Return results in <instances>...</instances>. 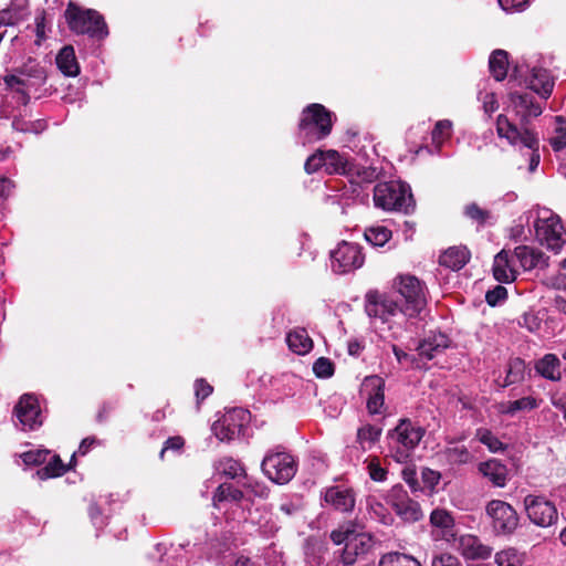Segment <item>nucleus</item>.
Masks as SVG:
<instances>
[{"instance_id": "nucleus-31", "label": "nucleus", "mask_w": 566, "mask_h": 566, "mask_svg": "<svg viewBox=\"0 0 566 566\" xmlns=\"http://www.w3.org/2000/svg\"><path fill=\"white\" fill-rule=\"evenodd\" d=\"M56 65L65 76H76L80 73V66L76 61L75 51L72 45L63 46L56 55Z\"/></svg>"}, {"instance_id": "nucleus-40", "label": "nucleus", "mask_w": 566, "mask_h": 566, "mask_svg": "<svg viewBox=\"0 0 566 566\" xmlns=\"http://www.w3.org/2000/svg\"><path fill=\"white\" fill-rule=\"evenodd\" d=\"M525 361L522 358L511 359L503 387L521 382L524 379Z\"/></svg>"}, {"instance_id": "nucleus-1", "label": "nucleus", "mask_w": 566, "mask_h": 566, "mask_svg": "<svg viewBox=\"0 0 566 566\" xmlns=\"http://www.w3.org/2000/svg\"><path fill=\"white\" fill-rule=\"evenodd\" d=\"M331 539L336 545L345 543L340 562L346 566L354 565L358 557L368 554L374 544L373 536L352 521L345 522L332 531Z\"/></svg>"}, {"instance_id": "nucleus-58", "label": "nucleus", "mask_w": 566, "mask_h": 566, "mask_svg": "<svg viewBox=\"0 0 566 566\" xmlns=\"http://www.w3.org/2000/svg\"><path fill=\"white\" fill-rule=\"evenodd\" d=\"M431 566H463V565L457 556L449 554V553H442L432 558Z\"/></svg>"}, {"instance_id": "nucleus-53", "label": "nucleus", "mask_w": 566, "mask_h": 566, "mask_svg": "<svg viewBox=\"0 0 566 566\" xmlns=\"http://www.w3.org/2000/svg\"><path fill=\"white\" fill-rule=\"evenodd\" d=\"M391 349H392V353H394L396 359L398 360V363L400 365L406 364L409 367H417V368L420 367L419 359L415 355H410V354L406 353L405 350H402L399 346H397L395 344L391 346Z\"/></svg>"}, {"instance_id": "nucleus-28", "label": "nucleus", "mask_w": 566, "mask_h": 566, "mask_svg": "<svg viewBox=\"0 0 566 566\" xmlns=\"http://www.w3.org/2000/svg\"><path fill=\"white\" fill-rule=\"evenodd\" d=\"M470 260V251L465 247H451L439 256L440 265L459 271Z\"/></svg>"}, {"instance_id": "nucleus-38", "label": "nucleus", "mask_w": 566, "mask_h": 566, "mask_svg": "<svg viewBox=\"0 0 566 566\" xmlns=\"http://www.w3.org/2000/svg\"><path fill=\"white\" fill-rule=\"evenodd\" d=\"M75 463L76 462H67L66 464L64 462H46V465L38 469L35 474L40 480L57 478L72 470Z\"/></svg>"}, {"instance_id": "nucleus-50", "label": "nucleus", "mask_w": 566, "mask_h": 566, "mask_svg": "<svg viewBox=\"0 0 566 566\" xmlns=\"http://www.w3.org/2000/svg\"><path fill=\"white\" fill-rule=\"evenodd\" d=\"M380 432L381 430L376 428L375 426L367 424L358 429L357 439L363 446V448H365V443L367 442L371 444L373 442H375L380 436Z\"/></svg>"}, {"instance_id": "nucleus-30", "label": "nucleus", "mask_w": 566, "mask_h": 566, "mask_svg": "<svg viewBox=\"0 0 566 566\" xmlns=\"http://www.w3.org/2000/svg\"><path fill=\"white\" fill-rule=\"evenodd\" d=\"M196 545L189 542L185 544L171 545L165 555L166 566H189Z\"/></svg>"}, {"instance_id": "nucleus-59", "label": "nucleus", "mask_w": 566, "mask_h": 566, "mask_svg": "<svg viewBox=\"0 0 566 566\" xmlns=\"http://www.w3.org/2000/svg\"><path fill=\"white\" fill-rule=\"evenodd\" d=\"M213 391V387L203 378L195 381V394L197 401L200 402L208 398Z\"/></svg>"}, {"instance_id": "nucleus-63", "label": "nucleus", "mask_w": 566, "mask_h": 566, "mask_svg": "<svg viewBox=\"0 0 566 566\" xmlns=\"http://www.w3.org/2000/svg\"><path fill=\"white\" fill-rule=\"evenodd\" d=\"M369 475L374 481L382 482L386 480L387 470L381 468L379 462H369Z\"/></svg>"}, {"instance_id": "nucleus-57", "label": "nucleus", "mask_w": 566, "mask_h": 566, "mask_svg": "<svg viewBox=\"0 0 566 566\" xmlns=\"http://www.w3.org/2000/svg\"><path fill=\"white\" fill-rule=\"evenodd\" d=\"M356 175L363 182H374L378 178V170L375 167H355L352 175Z\"/></svg>"}, {"instance_id": "nucleus-49", "label": "nucleus", "mask_w": 566, "mask_h": 566, "mask_svg": "<svg viewBox=\"0 0 566 566\" xmlns=\"http://www.w3.org/2000/svg\"><path fill=\"white\" fill-rule=\"evenodd\" d=\"M245 480H247V482H244V484H243L247 490L244 495L249 501H252L254 497H259V499L268 497L269 490L266 486H264L258 482H252L248 478Z\"/></svg>"}, {"instance_id": "nucleus-32", "label": "nucleus", "mask_w": 566, "mask_h": 566, "mask_svg": "<svg viewBox=\"0 0 566 566\" xmlns=\"http://www.w3.org/2000/svg\"><path fill=\"white\" fill-rule=\"evenodd\" d=\"M289 348L297 354L305 355L313 348V340L305 328H296L286 336Z\"/></svg>"}, {"instance_id": "nucleus-8", "label": "nucleus", "mask_w": 566, "mask_h": 566, "mask_svg": "<svg viewBox=\"0 0 566 566\" xmlns=\"http://www.w3.org/2000/svg\"><path fill=\"white\" fill-rule=\"evenodd\" d=\"M250 413L242 408H234L228 411L221 419L216 421L212 430L221 441H233L239 439L245 424L249 422Z\"/></svg>"}, {"instance_id": "nucleus-43", "label": "nucleus", "mask_w": 566, "mask_h": 566, "mask_svg": "<svg viewBox=\"0 0 566 566\" xmlns=\"http://www.w3.org/2000/svg\"><path fill=\"white\" fill-rule=\"evenodd\" d=\"M184 447L185 439L181 436L170 437L165 441L160 450V458H164L168 452H170L171 457H180L182 454Z\"/></svg>"}, {"instance_id": "nucleus-18", "label": "nucleus", "mask_w": 566, "mask_h": 566, "mask_svg": "<svg viewBox=\"0 0 566 566\" xmlns=\"http://www.w3.org/2000/svg\"><path fill=\"white\" fill-rule=\"evenodd\" d=\"M424 429L416 426L410 419H401L389 437L406 449H413L422 439Z\"/></svg>"}, {"instance_id": "nucleus-44", "label": "nucleus", "mask_w": 566, "mask_h": 566, "mask_svg": "<svg viewBox=\"0 0 566 566\" xmlns=\"http://www.w3.org/2000/svg\"><path fill=\"white\" fill-rule=\"evenodd\" d=\"M464 214L479 226H484L491 218V211L482 209L478 203L472 202L464 209Z\"/></svg>"}, {"instance_id": "nucleus-35", "label": "nucleus", "mask_w": 566, "mask_h": 566, "mask_svg": "<svg viewBox=\"0 0 566 566\" xmlns=\"http://www.w3.org/2000/svg\"><path fill=\"white\" fill-rule=\"evenodd\" d=\"M489 69L495 81H503L507 75L509 69L507 52L504 50L493 51L489 60Z\"/></svg>"}, {"instance_id": "nucleus-14", "label": "nucleus", "mask_w": 566, "mask_h": 566, "mask_svg": "<svg viewBox=\"0 0 566 566\" xmlns=\"http://www.w3.org/2000/svg\"><path fill=\"white\" fill-rule=\"evenodd\" d=\"M400 307L398 301L391 300L378 291H370L366 295V313L368 316L378 317L382 322H387L390 316L400 312Z\"/></svg>"}, {"instance_id": "nucleus-16", "label": "nucleus", "mask_w": 566, "mask_h": 566, "mask_svg": "<svg viewBox=\"0 0 566 566\" xmlns=\"http://www.w3.org/2000/svg\"><path fill=\"white\" fill-rule=\"evenodd\" d=\"M453 547L468 560H484L492 554V548L484 545L479 537L464 534L453 538Z\"/></svg>"}, {"instance_id": "nucleus-55", "label": "nucleus", "mask_w": 566, "mask_h": 566, "mask_svg": "<svg viewBox=\"0 0 566 566\" xmlns=\"http://www.w3.org/2000/svg\"><path fill=\"white\" fill-rule=\"evenodd\" d=\"M101 443L102 442L95 437H87L83 439L78 446L77 451H74L71 454L70 460H76L77 457H85L91 449L101 446Z\"/></svg>"}, {"instance_id": "nucleus-54", "label": "nucleus", "mask_w": 566, "mask_h": 566, "mask_svg": "<svg viewBox=\"0 0 566 566\" xmlns=\"http://www.w3.org/2000/svg\"><path fill=\"white\" fill-rule=\"evenodd\" d=\"M506 298L507 290L502 285H496L494 289L489 290L485 294V302L493 307Z\"/></svg>"}, {"instance_id": "nucleus-19", "label": "nucleus", "mask_w": 566, "mask_h": 566, "mask_svg": "<svg viewBox=\"0 0 566 566\" xmlns=\"http://www.w3.org/2000/svg\"><path fill=\"white\" fill-rule=\"evenodd\" d=\"M363 386L368 390L367 409L370 413H379L385 403V380L377 375L367 376Z\"/></svg>"}, {"instance_id": "nucleus-5", "label": "nucleus", "mask_w": 566, "mask_h": 566, "mask_svg": "<svg viewBox=\"0 0 566 566\" xmlns=\"http://www.w3.org/2000/svg\"><path fill=\"white\" fill-rule=\"evenodd\" d=\"M496 133L499 137L505 138L509 144L516 146L523 145L532 150L530 159V171L533 172L539 165V138L534 129L520 130L516 124H513L509 118L501 114L496 118Z\"/></svg>"}, {"instance_id": "nucleus-61", "label": "nucleus", "mask_w": 566, "mask_h": 566, "mask_svg": "<svg viewBox=\"0 0 566 566\" xmlns=\"http://www.w3.org/2000/svg\"><path fill=\"white\" fill-rule=\"evenodd\" d=\"M50 454H51V450L44 449V448H38V449H32V450L22 452L20 454V458L23 461H27V460H45L46 457L50 455Z\"/></svg>"}, {"instance_id": "nucleus-52", "label": "nucleus", "mask_w": 566, "mask_h": 566, "mask_svg": "<svg viewBox=\"0 0 566 566\" xmlns=\"http://www.w3.org/2000/svg\"><path fill=\"white\" fill-rule=\"evenodd\" d=\"M478 437L479 440L492 452H496L503 449V443L488 429L478 430Z\"/></svg>"}, {"instance_id": "nucleus-36", "label": "nucleus", "mask_w": 566, "mask_h": 566, "mask_svg": "<svg viewBox=\"0 0 566 566\" xmlns=\"http://www.w3.org/2000/svg\"><path fill=\"white\" fill-rule=\"evenodd\" d=\"M378 566H421V564L410 555L391 552L380 557Z\"/></svg>"}, {"instance_id": "nucleus-51", "label": "nucleus", "mask_w": 566, "mask_h": 566, "mask_svg": "<svg viewBox=\"0 0 566 566\" xmlns=\"http://www.w3.org/2000/svg\"><path fill=\"white\" fill-rule=\"evenodd\" d=\"M450 129L451 123L449 120L444 119L437 122L431 132L432 142L437 145L442 144L443 140L449 137Z\"/></svg>"}, {"instance_id": "nucleus-45", "label": "nucleus", "mask_w": 566, "mask_h": 566, "mask_svg": "<svg viewBox=\"0 0 566 566\" xmlns=\"http://www.w3.org/2000/svg\"><path fill=\"white\" fill-rule=\"evenodd\" d=\"M219 472H222L229 479H247L245 470L242 468L241 462H219L217 467Z\"/></svg>"}, {"instance_id": "nucleus-62", "label": "nucleus", "mask_w": 566, "mask_h": 566, "mask_svg": "<svg viewBox=\"0 0 566 566\" xmlns=\"http://www.w3.org/2000/svg\"><path fill=\"white\" fill-rule=\"evenodd\" d=\"M8 9L11 13L21 21L24 17V12L28 9V0H11Z\"/></svg>"}, {"instance_id": "nucleus-12", "label": "nucleus", "mask_w": 566, "mask_h": 566, "mask_svg": "<svg viewBox=\"0 0 566 566\" xmlns=\"http://www.w3.org/2000/svg\"><path fill=\"white\" fill-rule=\"evenodd\" d=\"M510 101L514 106L516 115L520 117V124L517 128L520 130L532 129L530 118L538 117L543 113V107L535 101V97L531 93H510Z\"/></svg>"}, {"instance_id": "nucleus-33", "label": "nucleus", "mask_w": 566, "mask_h": 566, "mask_svg": "<svg viewBox=\"0 0 566 566\" xmlns=\"http://www.w3.org/2000/svg\"><path fill=\"white\" fill-rule=\"evenodd\" d=\"M243 499H245L244 492L233 488L232 484L222 483L217 488L212 497V503L214 507L221 509V505L224 502L240 503Z\"/></svg>"}, {"instance_id": "nucleus-13", "label": "nucleus", "mask_w": 566, "mask_h": 566, "mask_svg": "<svg viewBox=\"0 0 566 566\" xmlns=\"http://www.w3.org/2000/svg\"><path fill=\"white\" fill-rule=\"evenodd\" d=\"M324 503L337 512L350 513L355 509L356 493L345 485H332L321 492Z\"/></svg>"}, {"instance_id": "nucleus-20", "label": "nucleus", "mask_w": 566, "mask_h": 566, "mask_svg": "<svg viewBox=\"0 0 566 566\" xmlns=\"http://www.w3.org/2000/svg\"><path fill=\"white\" fill-rule=\"evenodd\" d=\"M514 256L518 260L521 266L525 271L539 268L544 269L548 266V258L545 254L534 248L527 245H518L514 249Z\"/></svg>"}, {"instance_id": "nucleus-4", "label": "nucleus", "mask_w": 566, "mask_h": 566, "mask_svg": "<svg viewBox=\"0 0 566 566\" xmlns=\"http://www.w3.org/2000/svg\"><path fill=\"white\" fill-rule=\"evenodd\" d=\"M374 203L385 211H398L406 214L415 209L410 187L401 181H384L374 188Z\"/></svg>"}, {"instance_id": "nucleus-46", "label": "nucleus", "mask_w": 566, "mask_h": 566, "mask_svg": "<svg viewBox=\"0 0 566 566\" xmlns=\"http://www.w3.org/2000/svg\"><path fill=\"white\" fill-rule=\"evenodd\" d=\"M304 507V502L302 496L293 495L291 497H286L280 504V511L284 513L286 516H292L301 512Z\"/></svg>"}, {"instance_id": "nucleus-3", "label": "nucleus", "mask_w": 566, "mask_h": 566, "mask_svg": "<svg viewBox=\"0 0 566 566\" xmlns=\"http://www.w3.org/2000/svg\"><path fill=\"white\" fill-rule=\"evenodd\" d=\"M333 113L324 105L312 103L301 114L298 122V138L305 144L325 139L333 129Z\"/></svg>"}, {"instance_id": "nucleus-7", "label": "nucleus", "mask_w": 566, "mask_h": 566, "mask_svg": "<svg viewBox=\"0 0 566 566\" xmlns=\"http://www.w3.org/2000/svg\"><path fill=\"white\" fill-rule=\"evenodd\" d=\"M485 513L496 535H511L518 526V515L507 502L492 500L486 504Z\"/></svg>"}, {"instance_id": "nucleus-10", "label": "nucleus", "mask_w": 566, "mask_h": 566, "mask_svg": "<svg viewBox=\"0 0 566 566\" xmlns=\"http://www.w3.org/2000/svg\"><path fill=\"white\" fill-rule=\"evenodd\" d=\"M528 518L537 526L547 527L558 518L555 504L544 496L530 494L524 499Z\"/></svg>"}, {"instance_id": "nucleus-24", "label": "nucleus", "mask_w": 566, "mask_h": 566, "mask_svg": "<svg viewBox=\"0 0 566 566\" xmlns=\"http://www.w3.org/2000/svg\"><path fill=\"white\" fill-rule=\"evenodd\" d=\"M449 346V338L443 334L430 335L420 340L416 347L418 356L426 360L433 359Z\"/></svg>"}, {"instance_id": "nucleus-26", "label": "nucleus", "mask_w": 566, "mask_h": 566, "mask_svg": "<svg viewBox=\"0 0 566 566\" xmlns=\"http://www.w3.org/2000/svg\"><path fill=\"white\" fill-rule=\"evenodd\" d=\"M27 82V88L39 87L46 81L45 69L35 60L29 59L22 66L17 70Z\"/></svg>"}, {"instance_id": "nucleus-37", "label": "nucleus", "mask_w": 566, "mask_h": 566, "mask_svg": "<svg viewBox=\"0 0 566 566\" xmlns=\"http://www.w3.org/2000/svg\"><path fill=\"white\" fill-rule=\"evenodd\" d=\"M364 237L374 247H384L392 237L391 230L385 226H374L365 230Z\"/></svg>"}, {"instance_id": "nucleus-42", "label": "nucleus", "mask_w": 566, "mask_h": 566, "mask_svg": "<svg viewBox=\"0 0 566 566\" xmlns=\"http://www.w3.org/2000/svg\"><path fill=\"white\" fill-rule=\"evenodd\" d=\"M556 123L555 135L549 139V144L554 151H559L566 147V119L557 116Z\"/></svg>"}, {"instance_id": "nucleus-15", "label": "nucleus", "mask_w": 566, "mask_h": 566, "mask_svg": "<svg viewBox=\"0 0 566 566\" xmlns=\"http://www.w3.org/2000/svg\"><path fill=\"white\" fill-rule=\"evenodd\" d=\"M14 413L24 428L34 430L42 426L39 400L31 394H24L14 407Z\"/></svg>"}, {"instance_id": "nucleus-23", "label": "nucleus", "mask_w": 566, "mask_h": 566, "mask_svg": "<svg viewBox=\"0 0 566 566\" xmlns=\"http://www.w3.org/2000/svg\"><path fill=\"white\" fill-rule=\"evenodd\" d=\"M479 471L494 486L503 488L513 474V469L503 462H480Z\"/></svg>"}, {"instance_id": "nucleus-6", "label": "nucleus", "mask_w": 566, "mask_h": 566, "mask_svg": "<svg viewBox=\"0 0 566 566\" xmlns=\"http://www.w3.org/2000/svg\"><path fill=\"white\" fill-rule=\"evenodd\" d=\"M395 287L403 303L400 304V312L407 317H416L426 306L424 285L415 275H399L395 280Z\"/></svg>"}, {"instance_id": "nucleus-34", "label": "nucleus", "mask_w": 566, "mask_h": 566, "mask_svg": "<svg viewBox=\"0 0 566 566\" xmlns=\"http://www.w3.org/2000/svg\"><path fill=\"white\" fill-rule=\"evenodd\" d=\"M542 400L533 396L523 397L517 400L503 402L500 406V412L507 416H515L518 411H532L539 407Z\"/></svg>"}, {"instance_id": "nucleus-41", "label": "nucleus", "mask_w": 566, "mask_h": 566, "mask_svg": "<svg viewBox=\"0 0 566 566\" xmlns=\"http://www.w3.org/2000/svg\"><path fill=\"white\" fill-rule=\"evenodd\" d=\"M430 522L433 526L440 527L449 534L454 525L452 515L446 510H434L430 515Z\"/></svg>"}, {"instance_id": "nucleus-21", "label": "nucleus", "mask_w": 566, "mask_h": 566, "mask_svg": "<svg viewBox=\"0 0 566 566\" xmlns=\"http://www.w3.org/2000/svg\"><path fill=\"white\" fill-rule=\"evenodd\" d=\"M263 473L274 483L285 484L296 473V462H261Z\"/></svg>"}, {"instance_id": "nucleus-25", "label": "nucleus", "mask_w": 566, "mask_h": 566, "mask_svg": "<svg viewBox=\"0 0 566 566\" xmlns=\"http://www.w3.org/2000/svg\"><path fill=\"white\" fill-rule=\"evenodd\" d=\"M528 88L538 94L542 98L547 99L554 88V81L549 72L545 69L534 67L528 81Z\"/></svg>"}, {"instance_id": "nucleus-11", "label": "nucleus", "mask_w": 566, "mask_h": 566, "mask_svg": "<svg viewBox=\"0 0 566 566\" xmlns=\"http://www.w3.org/2000/svg\"><path fill=\"white\" fill-rule=\"evenodd\" d=\"M387 503L405 522H417L422 517L418 502L410 499L407 492L401 488H392L388 495Z\"/></svg>"}, {"instance_id": "nucleus-47", "label": "nucleus", "mask_w": 566, "mask_h": 566, "mask_svg": "<svg viewBox=\"0 0 566 566\" xmlns=\"http://www.w3.org/2000/svg\"><path fill=\"white\" fill-rule=\"evenodd\" d=\"M335 367L333 361L326 357H319L313 364V373L318 378H328L334 375Z\"/></svg>"}, {"instance_id": "nucleus-29", "label": "nucleus", "mask_w": 566, "mask_h": 566, "mask_svg": "<svg viewBox=\"0 0 566 566\" xmlns=\"http://www.w3.org/2000/svg\"><path fill=\"white\" fill-rule=\"evenodd\" d=\"M534 368L545 379L558 381L562 378L560 360L555 354H545L535 363Z\"/></svg>"}, {"instance_id": "nucleus-2", "label": "nucleus", "mask_w": 566, "mask_h": 566, "mask_svg": "<svg viewBox=\"0 0 566 566\" xmlns=\"http://www.w3.org/2000/svg\"><path fill=\"white\" fill-rule=\"evenodd\" d=\"M64 18L69 29L77 35H87L97 41L108 36L107 23L97 10L85 9L70 1Z\"/></svg>"}, {"instance_id": "nucleus-9", "label": "nucleus", "mask_w": 566, "mask_h": 566, "mask_svg": "<svg viewBox=\"0 0 566 566\" xmlns=\"http://www.w3.org/2000/svg\"><path fill=\"white\" fill-rule=\"evenodd\" d=\"M332 268L337 273H346L360 268L364 264L365 256L361 248L357 243L343 241L332 251Z\"/></svg>"}, {"instance_id": "nucleus-17", "label": "nucleus", "mask_w": 566, "mask_h": 566, "mask_svg": "<svg viewBox=\"0 0 566 566\" xmlns=\"http://www.w3.org/2000/svg\"><path fill=\"white\" fill-rule=\"evenodd\" d=\"M535 234L541 244L546 245L553 251H558L566 241L563 233V226L553 219L537 222Z\"/></svg>"}, {"instance_id": "nucleus-27", "label": "nucleus", "mask_w": 566, "mask_h": 566, "mask_svg": "<svg viewBox=\"0 0 566 566\" xmlns=\"http://www.w3.org/2000/svg\"><path fill=\"white\" fill-rule=\"evenodd\" d=\"M325 161V170L329 175H352L354 172V164L347 156L338 153L337 150H326Z\"/></svg>"}, {"instance_id": "nucleus-22", "label": "nucleus", "mask_w": 566, "mask_h": 566, "mask_svg": "<svg viewBox=\"0 0 566 566\" xmlns=\"http://www.w3.org/2000/svg\"><path fill=\"white\" fill-rule=\"evenodd\" d=\"M492 272L494 279L500 283H512L516 279V271L513 266V258L506 250H501L493 261Z\"/></svg>"}, {"instance_id": "nucleus-60", "label": "nucleus", "mask_w": 566, "mask_h": 566, "mask_svg": "<svg viewBox=\"0 0 566 566\" xmlns=\"http://www.w3.org/2000/svg\"><path fill=\"white\" fill-rule=\"evenodd\" d=\"M294 460V455L283 446H276L268 451L263 460Z\"/></svg>"}, {"instance_id": "nucleus-56", "label": "nucleus", "mask_w": 566, "mask_h": 566, "mask_svg": "<svg viewBox=\"0 0 566 566\" xmlns=\"http://www.w3.org/2000/svg\"><path fill=\"white\" fill-rule=\"evenodd\" d=\"M45 21L46 13L44 10H41L36 13L34 22H35V41L34 44L40 46L45 39Z\"/></svg>"}, {"instance_id": "nucleus-64", "label": "nucleus", "mask_w": 566, "mask_h": 566, "mask_svg": "<svg viewBox=\"0 0 566 566\" xmlns=\"http://www.w3.org/2000/svg\"><path fill=\"white\" fill-rule=\"evenodd\" d=\"M422 480L428 488L433 489L440 481V473L430 469H424L422 471Z\"/></svg>"}, {"instance_id": "nucleus-48", "label": "nucleus", "mask_w": 566, "mask_h": 566, "mask_svg": "<svg viewBox=\"0 0 566 566\" xmlns=\"http://www.w3.org/2000/svg\"><path fill=\"white\" fill-rule=\"evenodd\" d=\"M325 151L316 150L304 164V170L307 175L317 172L323 166L325 167Z\"/></svg>"}, {"instance_id": "nucleus-39", "label": "nucleus", "mask_w": 566, "mask_h": 566, "mask_svg": "<svg viewBox=\"0 0 566 566\" xmlns=\"http://www.w3.org/2000/svg\"><path fill=\"white\" fill-rule=\"evenodd\" d=\"M524 562V553L513 547L505 548L495 555V563L499 566H523Z\"/></svg>"}]
</instances>
